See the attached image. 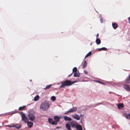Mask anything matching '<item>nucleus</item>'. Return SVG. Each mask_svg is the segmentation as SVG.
I'll list each match as a JSON object with an SVG mask.
<instances>
[{
  "label": "nucleus",
  "mask_w": 130,
  "mask_h": 130,
  "mask_svg": "<svg viewBox=\"0 0 130 130\" xmlns=\"http://www.w3.org/2000/svg\"><path fill=\"white\" fill-rule=\"evenodd\" d=\"M76 82V81L72 82L71 80H66L61 82V85L60 86V88H62L64 87H67L71 85Z\"/></svg>",
  "instance_id": "1"
},
{
  "label": "nucleus",
  "mask_w": 130,
  "mask_h": 130,
  "mask_svg": "<svg viewBox=\"0 0 130 130\" xmlns=\"http://www.w3.org/2000/svg\"><path fill=\"white\" fill-rule=\"evenodd\" d=\"M50 105L47 101L43 102L41 104L40 108L43 111H46L49 108Z\"/></svg>",
  "instance_id": "2"
},
{
  "label": "nucleus",
  "mask_w": 130,
  "mask_h": 130,
  "mask_svg": "<svg viewBox=\"0 0 130 130\" xmlns=\"http://www.w3.org/2000/svg\"><path fill=\"white\" fill-rule=\"evenodd\" d=\"M28 118L30 120L34 121L35 118V112L32 110H31L29 112Z\"/></svg>",
  "instance_id": "3"
},
{
  "label": "nucleus",
  "mask_w": 130,
  "mask_h": 130,
  "mask_svg": "<svg viewBox=\"0 0 130 130\" xmlns=\"http://www.w3.org/2000/svg\"><path fill=\"white\" fill-rule=\"evenodd\" d=\"M77 110V107H73L72 108L70 109L68 111L64 113V114H68L69 113L75 112Z\"/></svg>",
  "instance_id": "4"
},
{
  "label": "nucleus",
  "mask_w": 130,
  "mask_h": 130,
  "mask_svg": "<svg viewBox=\"0 0 130 130\" xmlns=\"http://www.w3.org/2000/svg\"><path fill=\"white\" fill-rule=\"evenodd\" d=\"M21 115L22 120L24 121L25 122H27L28 121V118L23 112H21Z\"/></svg>",
  "instance_id": "5"
},
{
  "label": "nucleus",
  "mask_w": 130,
  "mask_h": 130,
  "mask_svg": "<svg viewBox=\"0 0 130 130\" xmlns=\"http://www.w3.org/2000/svg\"><path fill=\"white\" fill-rule=\"evenodd\" d=\"M70 124L72 128H76L77 125V123L76 122L72 121L70 123Z\"/></svg>",
  "instance_id": "6"
},
{
  "label": "nucleus",
  "mask_w": 130,
  "mask_h": 130,
  "mask_svg": "<svg viewBox=\"0 0 130 130\" xmlns=\"http://www.w3.org/2000/svg\"><path fill=\"white\" fill-rule=\"evenodd\" d=\"M48 122L49 123L53 125H56L57 124V123L56 122H55L53 119L52 118H49L48 119Z\"/></svg>",
  "instance_id": "7"
},
{
  "label": "nucleus",
  "mask_w": 130,
  "mask_h": 130,
  "mask_svg": "<svg viewBox=\"0 0 130 130\" xmlns=\"http://www.w3.org/2000/svg\"><path fill=\"white\" fill-rule=\"evenodd\" d=\"M54 119L55 121V122L57 123V122L59 121L60 118L59 117L55 116L54 117Z\"/></svg>",
  "instance_id": "8"
},
{
  "label": "nucleus",
  "mask_w": 130,
  "mask_h": 130,
  "mask_svg": "<svg viewBox=\"0 0 130 130\" xmlns=\"http://www.w3.org/2000/svg\"><path fill=\"white\" fill-rule=\"evenodd\" d=\"M124 88L127 91H130V88L129 86L126 85H125L124 86Z\"/></svg>",
  "instance_id": "9"
},
{
  "label": "nucleus",
  "mask_w": 130,
  "mask_h": 130,
  "mask_svg": "<svg viewBox=\"0 0 130 130\" xmlns=\"http://www.w3.org/2000/svg\"><path fill=\"white\" fill-rule=\"evenodd\" d=\"M72 117L75 119L77 120H79L80 119L79 117L77 114H76L75 115H73L72 116Z\"/></svg>",
  "instance_id": "10"
},
{
  "label": "nucleus",
  "mask_w": 130,
  "mask_h": 130,
  "mask_svg": "<svg viewBox=\"0 0 130 130\" xmlns=\"http://www.w3.org/2000/svg\"><path fill=\"white\" fill-rule=\"evenodd\" d=\"M27 123L28 126L29 127L31 128L33 124L32 122H27Z\"/></svg>",
  "instance_id": "11"
},
{
  "label": "nucleus",
  "mask_w": 130,
  "mask_h": 130,
  "mask_svg": "<svg viewBox=\"0 0 130 130\" xmlns=\"http://www.w3.org/2000/svg\"><path fill=\"white\" fill-rule=\"evenodd\" d=\"M112 25L114 29H116L118 26V25L116 23H112Z\"/></svg>",
  "instance_id": "12"
},
{
  "label": "nucleus",
  "mask_w": 130,
  "mask_h": 130,
  "mask_svg": "<svg viewBox=\"0 0 130 130\" xmlns=\"http://www.w3.org/2000/svg\"><path fill=\"white\" fill-rule=\"evenodd\" d=\"M64 120L66 121H70L71 120V118L68 116H65L64 117Z\"/></svg>",
  "instance_id": "13"
},
{
  "label": "nucleus",
  "mask_w": 130,
  "mask_h": 130,
  "mask_svg": "<svg viewBox=\"0 0 130 130\" xmlns=\"http://www.w3.org/2000/svg\"><path fill=\"white\" fill-rule=\"evenodd\" d=\"M76 128L77 130H83L82 126L80 125L79 124H77L76 126Z\"/></svg>",
  "instance_id": "14"
},
{
  "label": "nucleus",
  "mask_w": 130,
  "mask_h": 130,
  "mask_svg": "<svg viewBox=\"0 0 130 130\" xmlns=\"http://www.w3.org/2000/svg\"><path fill=\"white\" fill-rule=\"evenodd\" d=\"M87 65V62L86 60H85L84 62L82 64V66L83 68H85Z\"/></svg>",
  "instance_id": "15"
},
{
  "label": "nucleus",
  "mask_w": 130,
  "mask_h": 130,
  "mask_svg": "<svg viewBox=\"0 0 130 130\" xmlns=\"http://www.w3.org/2000/svg\"><path fill=\"white\" fill-rule=\"evenodd\" d=\"M70 125L69 123H67L66 125V128L69 130H71Z\"/></svg>",
  "instance_id": "16"
},
{
  "label": "nucleus",
  "mask_w": 130,
  "mask_h": 130,
  "mask_svg": "<svg viewBox=\"0 0 130 130\" xmlns=\"http://www.w3.org/2000/svg\"><path fill=\"white\" fill-rule=\"evenodd\" d=\"M74 75L75 77H79L80 76V74L79 72H75Z\"/></svg>",
  "instance_id": "17"
},
{
  "label": "nucleus",
  "mask_w": 130,
  "mask_h": 130,
  "mask_svg": "<svg viewBox=\"0 0 130 130\" xmlns=\"http://www.w3.org/2000/svg\"><path fill=\"white\" fill-rule=\"evenodd\" d=\"M96 42L97 44L99 45L100 44L101 41L99 39L96 38Z\"/></svg>",
  "instance_id": "18"
},
{
  "label": "nucleus",
  "mask_w": 130,
  "mask_h": 130,
  "mask_svg": "<svg viewBox=\"0 0 130 130\" xmlns=\"http://www.w3.org/2000/svg\"><path fill=\"white\" fill-rule=\"evenodd\" d=\"M124 107V105L122 104H119L118 105V108L120 109Z\"/></svg>",
  "instance_id": "19"
},
{
  "label": "nucleus",
  "mask_w": 130,
  "mask_h": 130,
  "mask_svg": "<svg viewBox=\"0 0 130 130\" xmlns=\"http://www.w3.org/2000/svg\"><path fill=\"white\" fill-rule=\"evenodd\" d=\"M39 96L38 95L36 96L34 98V101H37L39 99Z\"/></svg>",
  "instance_id": "20"
},
{
  "label": "nucleus",
  "mask_w": 130,
  "mask_h": 130,
  "mask_svg": "<svg viewBox=\"0 0 130 130\" xmlns=\"http://www.w3.org/2000/svg\"><path fill=\"white\" fill-rule=\"evenodd\" d=\"M25 107L26 106H24L22 107H21L19 108V110H23Z\"/></svg>",
  "instance_id": "21"
},
{
  "label": "nucleus",
  "mask_w": 130,
  "mask_h": 130,
  "mask_svg": "<svg viewBox=\"0 0 130 130\" xmlns=\"http://www.w3.org/2000/svg\"><path fill=\"white\" fill-rule=\"evenodd\" d=\"M6 126L10 127H15V125L14 124H12L11 125H7Z\"/></svg>",
  "instance_id": "22"
},
{
  "label": "nucleus",
  "mask_w": 130,
  "mask_h": 130,
  "mask_svg": "<svg viewBox=\"0 0 130 130\" xmlns=\"http://www.w3.org/2000/svg\"><path fill=\"white\" fill-rule=\"evenodd\" d=\"M107 50V48L105 47H103L101 48H100L99 49V51H100L101 50H104L106 51Z\"/></svg>",
  "instance_id": "23"
},
{
  "label": "nucleus",
  "mask_w": 130,
  "mask_h": 130,
  "mask_svg": "<svg viewBox=\"0 0 130 130\" xmlns=\"http://www.w3.org/2000/svg\"><path fill=\"white\" fill-rule=\"evenodd\" d=\"M91 54V52H89L86 56L85 58H86L88 57L89 56H90Z\"/></svg>",
  "instance_id": "24"
},
{
  "label": "nucleus",
  "mask_w": 130,
  "mask_h": 130,
  "mask_svg": "<svg viewBox=\"0 0 130 130\" xmlns=\"http://www.w3.org/2000/svg\"><path fill=\"white\" fill-rule=\"evenodd\" d=\"M52 86V85H47L45 88H44L43 89L44 90L46 89H47L50 88Z\"/></svg>",
  "instance_id": "25"
},
{
  "label": "nucleus",
  "mask_w": 130,
  "mask_h": 130,
  "mask_svg": "<svg viewBox=\"0 0 130 130\" xmlns=\"http://www.w3.org/2000/svg\"><path fill=\"white\" fill-rule=\"evenodd\" d=\"M73 72H77V68L76 67L74 68L73 69Z\"/></svg>",
  "instance_id": "26"
},
{
  "label": "nucleus",
  "mask_w": 130,
  "mask_h": 130,
  "mask_svg": "<svg viewBox=\"0 0 130 130\" xmlns=\"http://www.w3.org/2000/svg\"><path fill=\"white\" fill-rule=\"evenodd\" d=\"M51 99L53 101H55L56 99V97L54 96H52L51 97Z\"/></svg>",
  "instance_id": "27"
},
{
  "label": "nucleus",
  "mask_w": 130,
  "mask_h": 130,
  "mask_svg": "<svg viewBox=\"0 0 130 130\" xmlns=\"http://www.w3.org/2000/svg\"><path fill=\"white\" fill-rule=\"evenodd\" d=\"M21 127V125H20L19 126H15V128H17V129H19Z\"/></svg>",
  "instance_id": "28"
},
{
  "label": "nucleus",
  "mask_w": 130,
  "mask_h": 130,
  "mask_svg": "<svg viewBox=\"0 0 130 130\" xmlns=\"http://www.w3.org/2000/svg\"><path fill=\"white\" fill-rule=\"evenodd\" d=\"M96 82L99 83H100L102 84H104L103 83L100 82V81H97Z\"/></svg>",
  "instance_id": "29"
},
{
  "label": "nucleus",
  "mask_w": 130,
  "mask_h": 130,
  "mask_svg": "<svg viewBox=\"0 0 130 130\" xmlns=\"http://www.w3.org/2000/svg\"><path fill=\"white\" fill-rule=\"evenodd\" d=\"M84 73L86 74H87V73H88V72L86 71L85 70H84Z\"/></svg>",
  "instance_id": "30"
},
{
  "label": "nucleus",
  "mask_w": 130,
  "mask_h": 130,
  "mask_svg": "<svg viewBox=\"0 0 130 130\" xmlns=\"http://www.w3.org/2000/svg\"><path fill=\"white\" fill-rule=\"evenodd\" d=\"M128 20L129 23H130V17L128 18Z\"/></svg>",
  "instance_id": "31"
},
{
  "label": "nucleus",
  "mask_w": 130,
  "mask_h": 130,
  "mask_svg": "<svg viewBox=\"0 0 130 130\" xmlns=\"http://www.w3.org/2000/svg\"><path fill=\"white\" fill-rule=\"evenodd\" d=\"M99 36V34H97V35H96V38H98Z\"/></svg>",
  "instance_id": "32"
},
{
  "label": "nucleus",
  "mask_w": 130,
  "mask_h": 130,
  "mask_svg": "<svg viewBox=\"0 0 130 130\" xmlns=\"http://www.w3.org/2000/svg\"><path fill=\"white\" fill-rule=\"evenodd\" d=\"M100 21H101V23H102L103 22V19H100Z\"/></svg>",
  "instance_id": "33"
},
{
  "label": "nucleus",
  "mask_w": 130,
  "mask_h": 130,
  "mask_svg": "<svg viewBox=\"0 0 130 130\" xmlns=\"http://www.w3.org/2000/svg\"><path fill=\"white\" fill-rule=\"evenodd\" d=\"M72 74V73H71L68 76V77H69L70 76H71Z\"/></svg>",
  "instance_id": "34"
},
{
  "label": "nucleus",
  "mask_w": 130,
  "mask_h": 130,
  "mask_svg": "<svg viewBox=\"0 0 130 130\" xmlns=\"http://www.w3.org/2000/svg\"><path fill=\"white\" fill-rule=\"evenodd\" d=\"M58 128V127H56V128Z\"/></svg>",
  "instance_id": "35"
},
{
  "label": "nucleus",
  "mask_w": 130,
  "mask_h": 130,
  "mask_svg": "<svg viewBox=\"0 0 130 130\" xmlns=\"http://www.w3.org/2000/svg\"><path fill=\"white\" fill-rule=\"evenodd\" d=\"M90 45H92V43H91V44H90Z\"/></svg>",
  "instance_id": "36"
}]
</instances>
